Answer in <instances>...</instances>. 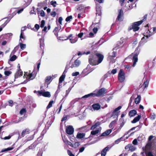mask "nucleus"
Segmentation results:
<instances>
[{
  "instance_id": "79ce46f5",
  "label": "nucleus",
  "mask_w": 156,
  "mask_h": 156,
  "mask_svg": "<svg viewBox=\"0 0 156 156\" xmlns=\"http://www.w3.org/2000/svg\"><path fill=\"white\" fill-rule=\"evenodd\" d=\"M99 130L98 129L92 131L91 132V134L92 135H95L99 133Z\"/></svg>"
},
{
  "instance_id": "dca6fc26",
  "label": "nucleus",
  "mask_w": 156,
  "mask_h": 156,
  "mask_svg": "<svg viewBox=\"0 0 156 156\" xmlns=\"http://www.w3.org/2000/svg\"><path fill=\"white\" fill-rule=\"evenodd\" d=\"M122 108V106H119L118 107L116 108L113 111L112 113V116H117L118 115V114L119 112H117V111L120 110Z\"/></svg>"
},
{
  "instance_id": "58836bf2",
  "label": "nucleus",
  "mask_w": 156,
  "mask_h": 156,
  "mask_svg": "<svg viewBox=\"0 0 156 156\" xmlns=\"http://www.w3.org/2000/svg\"><path fill=\"white\" fill-rule=\"evenodd\" d=\"M13 149V147H9L7 148H5L4 149L2 150L1 152H5L6 151H10V150H11L12 149Z\"/></svg>"
},
{
  "instance_id": "0e129e2a",
  "label": "nucleus",
  "mask_w": 156,
  "mask_h": 156,
  "mask_svg": "<svg viewBox=\"0 0 156 156\" xmlns=\"http://www.w3.org/2000/svg\"><path fill=\"white\" fill-rule=\"evenodd\" d=\"M11 135H9L8 136H5L4 137L3 139L5 140L9 139L11 138Z\"/></svg>"
},
{
  "instance_id": "f257e3e1",
  "label": "nucleus",
  "mask_w": 156,
  "mask_h": 156,
  "mask_svg": "<svg viewBox=\"0 0 156 156\" xmlns=\"http://www.w3.org/2000/svg\"><path fill=\"white\" fill-rule=\"evenodd\" d=\"M127 40V38L122 37L121 38L120 41L118 42L117 44V47H115L113 48V51L109 53V56L107 58L108 60H111L113 58L116 57V50L119 48L118 47L120 48L123 47H126L128 46V42Z\"/></svg>"
},
{
  "instance_id": "49530a36",
  "label": "nucleus",
  "mask_w": 156,
  "mask_h": 156,
  "mask_svg": "<svg viewBox=\"0 0 156 156\" xmlns=\"http://www.w3.org/2000/svg\"><path fill=\"white\" fill-rule=\"evenodd\" d=\"M26 112V110L25 108H23L20 110V114L21 115H23L24 113Z\"/></svg>"
},
{
  "instance_id": "de8ad7c7",
  "label": "nucleus",
  "mask_w": 156,
  "mask_h": 156,
  "mask_svg": "<svg viewBox=\"0 0 156 156\" xmlns=\"http://www.w3.org/2000/svg\"><path fill=\"white\" fill-rule=\"evenodd\" d=\"M54 101H50L48 105L47 106V108L48 109L51 108L52 106V104L53 103Z\"/></svg>"
},
{
  "instance_id": "864d4df0",
  "label": "nucleus",
  "mask_w": 156,
  "mask_h": 156,
  "mask_svg": "<svg viewBox=\"0 0 156 156\" xmlns=\"http://www.w3.org/2000/svg\"><path fill=\"white\" fill-rule=\"evenodd\" d=\"M11 73L12 72L10 71H5L4 72V74L6 76H9Z\"/></svg>"
},
{
  "instance_id": "f03ea898",
  "label": "nucleus",
  "mask_w": 156,
  "mask_h": 156,
  "mask_svg": "<svg viewBox=\"0 0 156 156\" xmlns=\"http://www.w3.org/2000/svg\"><path fill=\"white\" fill-rule=\"evenodd\" d=\"M104 57L103 55L98 53L91 54L89 57V62L90 64L93 66L98 65L101 62Z\"/></svg>"
},
{
  "instance_id": "f8f14e48",
  "label": "nucleus",
  "mask_w": 156,
  "mask_h": 156,
  "mask_svg": "<svg viewBox=\"0 0 156 156\" xmlns=\"http://www.w3.org/2000/svg\"><path fill=\"white\" fill-rule=\"evenodd\" d=\"M125 149L131 151H133L136 149V148L131 144H129L125 147Z\"/></svg>"
},
{
  "instance_id": "5fc2aeb1",
  "label": "nucleus",
  "mask_w": 156,
  "mask_h": 156,
  "mask_svg": "<svg viewBox=\"0 0 156 156\" xmlns=\"http://www.w3.org/2000/svg\"><path fill=\"white\" fill-rule=\"evenodd\" d=\"M134 98V97L133 95H132L131 97L130 98L129 100V106L130 105H131L132 102L133 101V99Z\"/></svg>"
},
{
  "instance_id": "a18cd8bd",
  "label": "nucleus",
  "mask_w": 156,
  "mask_h": 156,
  "mask_svg": "<svg viewBox=\"0 0 156 156\" xmlns=\"http://www.w3.org/2000/svg\"><path fill=\"white\" fill-rule=\"evenodd\" d=\"M40 28V26L38 24H36L34 26V31H37Z\"/></svg>"
},
{
  "instance_id": "774afa93",
  "label": "nucleus",
  "mask_w": 156,
  "mask_h": 156,
  "mask_svg": "<svg viewBox=\"0 0 156 156\" xmlns=\"http://www.w3.org/2000/svg\"><path fill=\"white\" fill-rule=\"evenodd\" d=\"M147 156H154L151 151L148 152L147 153Z\"/></svg>"
},
{
  "instance_id": "4be33fe9",
  "label": "nucleus",
  "mask_w": 156,
  "mask_h": 156,
  "mask_svg": "<svg viewBox=\"0 0 156 156\" xmlns=\"http://www.w3.org/2000/svg\"><path fill=\"white\" fill-rule=\"evenodd\" d=\"M137 113L136 111V110H133L129 111V115L130 117H133Z\"/></svg>"
},
{
  "instance_id": "4d7b16f0",
  "label": "nucleus",
  "mask_w": 156,
  "mask_h": 156,
  "mask_svg": "<svg viewBox=\"0 0 156 156\" xmlns=\"http://www.w3.org/2000/svg\"><path fill=\"white\" fill-rule=\"evenodd\" d=\"M133 144L134 145L137 144V140L136 139H135L133 140L132 142Z\"/></svg>"
},
{
  "instance_id": "7ed1b4c3",
  "label": "nucleus",
  "mask_w": 156,
  "mask_h": 156,
  "mask_svg": "<svg viewBox=\"0 0 156 156\" xmlns=\"http://www.w3.org/2000/svg\"><path fill=\"white\" fill-rule=\"evenodd\" d=\"M106 93L105 89L103 88L99 90L96 94L91 93L89 94L85 95L82 97V98H87L90 97H94L95 96L99 97L101 95H103Z\"/></svg>"
},
{
  "instance_id": "f704fd0d",
  "label": "nucleus",
  "mask_w": 156,
  "mask_h": 156,
  "mask_svg": "<svg viewBox=\"0 0 156 156\" xmlns=\"http://www.w3.org/2000/svg\"><path fill=\"white\" fill-rule=\"evenodd\" d=\"M140 97L139 95H137V97L135 99L134 102L136 104H138L140 101Z\"/></svg>"
},
{
  "instance_id": "c03bdc74",
  "label": "nucleus",
  "mask_w": 156,
  "mask_h": 156,
  "mask_svg": "<svg viewBox=\"0 0 156 156\" xmlns=\"http://www.w3.org/2000/svg\"><path fill=\"white\" fill-rule=\"evenodd\" d=\"M145 37H143V38H142L141 41L139 43V46L143 45L144 43H145Z\"/></svg>"
},
{
  "instance_id": "2eb2a0df",
  "label": "nucleus",
  "mask_w": 156,
  "mask_h": 156,
  "mask_svg": "<svg viewBox=\"0 0 156 156\" xmlns=\"http://www.w3.org/2000/svg\"><path fill=\"white\" fill-rule=\"evenodd\" d=\"M123 15V11L122 9L119 10L117 20L120 21H122L123 20L122 16Z\"/></svg>"
},
{
  "instance_id": "6ab92c4d",
  "label": "nucleus",
  "mask_w": 156,
  "mask_h": 156,
  "mask_svg": "<svg viewBox=\"0 0 156 156\" xmlns=\"http://www.w3.org/2000/svg\"><path fill=\"white\" fill-rule=\"evenodd\" d=\"M30 131L28 129H26L23 130L20 136V138L23 137L29 133Z\"/></svg>"
},
{
  "instance_id": "a211bd4d",
  "label": "nucleus",
  "mask_w": 156,
  "mask_h": 156,
  "mask_svg": "<svg viewBox=\"0 0 156 156\" xmlns=\"http://www.w3.org/2000/svg\"><path fill=\"white\" fill-rule=\"evenodd\" d=\"M23 75V72H22L20 69H18L17 71L16 72L15 75V78H17L19 77L22 76Z\"/></svg>"
},
{
  "instance_id": "338daca9",
  "label": "nucleus",
  "mask_w": 156,
  "mask_h": 156,
  "mask_svg": "<svg viewBox=\"0 0 156 156\" xmlns=\"http://www.w3.org/2000/svg\"><path fill=\"white\" fill-rule=\"evenodd\" d=\"M80 145L79 142H76L74 144V147L75 148H76L77 147H78Z\"/></svg>"
},
{
  "instance_id": "72a5a7b5",
  "label": "nucleus",
  "mask_w": 156,
  "mask_h": 156,
  "mask_svg": "<svg viewBox=\"0 0 156 156\" xmlns=\"http://www.w3.org/2000/svg\"><path fill=\"white\" fill-rule=\"evenodd\" d=\"M20 42L21 41V42H22V40H21V39H23L24 40L25 38V37L24 35V33L23 32V30H21V34L20 36Z\"/></svg>"
},
{
  "instance_id": "e2e57ef3",
  "label": "nucleus",
  "mask_w": 156,
  "mask_h": 156,
  "mask_svg": "<svg viewBox=\"0 0 156 156\" xmlns=\"http://www.w3.org/2000/svg\"><path fill=\"white\" fill-rule=\"evenodd\" d=\"M56 13L55 11H52L51 13V15L53 17H55L56 16Z\"/></svg>"
},
{
  "instance_id": "aec40b11",
  "label": "nucleus",
  "mask_w": 156,
  "mask_h": 156,
  "mask_svg": "<svg viewBox=\"0 0 156 156\" xmlns=\"http://www.w3.org/2000/svg\"><path fill=\"white\" fill-rule=\"evenodd\" d=\"M59 26H58L57 27H55V28L53 32H54V34L56 36H58V32L59 30L61 29V26L59 25Z\"/></svg>"
},
{
  "instance_id": "ea45409f",
  "label": "nucleus",
  "mask_w": 156,
  "mask_h": 156,
  "mask_svg": "<svg viewBox=\"0 0 156 156\" xmlns=\"http://www.w3.org/2000/svg\"><path fill=\"white\" fill-rule=\"evenodd\" d=\"M115 122L116 121L115 120L112 122L109 125V127L113 129V128L114 125L115 124Z\"/></svg>"
},
{
  "instance_id": "423d86ee",
  "label": "nucleus",
  "mask_w": 156,
  "mask_h": 156,
  "mask_svg": "<svg viewBox=\"0 0 156 156\" xmlns=\"http://www.w3.org/2000/svg\"><path fill=\"white\" fill-rule=\"evenodd\" d=\"M36 73L34 72V69L33 72H31V71H29V73H24L23 77H26L27 80H24L21 84H26V83L28 80H27L30 79V80L33 79L36 76Z\"/></svg>"
},
{
  "instance_id": "680f3d73",
  "label": "nucleus",
  "mask_w": 156,
  "mask_h": 156,
  "mask_svg": "<svg viewBox=\"0 0 156 156\" xmlns=\"http://www.w3.org/2000/svg\"><path fill=\"white\" fill-rule=\"evenodd\" d=\"M40 16H41L44 17L45 16V13L44 11L43 10L41 11L40 13Z\"/></svg>"
},
{
  "instance_id": "5701e85b",
  "label": "nucleus",
  "mask_w": 156,
  "mask_h": 156,
  "mask_svg": "<svg viewBox=\"0 0 156 156\" xmlns=\"http://www.w3.org/2000/svg\"><path fill=\"white\" fill-rule=\"evenodd\" d=\"M140 127L139 126H138L136 127H133L131 128L126 133V134H128L131 131L134 130L135 129H136V131H137L139 130L140 129Z\"/></svg>"
},
{
  "instance_id": "e433bc0d",
  "label": "nucleus",
  "mask_w": 156,
  "mask_h": 156,
  "mask_svg": "<svg viewBox=\"0 0 156 156\" xmlns=\"http://www.w3.org/2000/svg\"><path fill=\"white\" fill-rule=\"evenodd\" d=\"M51 76H49L47 77L45 80V83L48 85L50 83L49 81L51 80Z\"/></svg>"
},
{
  "instance_id": "7c9ffc66",
  "label": "nucleus",
  "mask_w": 156,
  "mask_h": 156,
  "mask_svg": "<svg viewBox=\"0 0 156 156\" xmlns=\"http://www.w3.org/2000/svg\"><path fill=\"white\" fill-rule=\"evenodd\" d=\"M63 20V18L62 17H60L58 19V21H56V24L58 26V22L59 23V25L61 26L62 25V21Z\"/></svg>"
},
{
  "instance_id": "c9c22d12",
  "label": "nucleus",
  "mask_w": 156,
  "mask_h": 156,
  "mask_svg": "<svg viewBox=\"0 0 156 156\" xmlns=\"http://www.w3.org/2000/svg\"><path fill=\"white\" fill-rule=\"evenodd\" d=\"M20 48L23 50L26 48V44H23L22 42H20L19 44Z\"/></svg>"
},
{
  "instance_id": "4468645a",
  "label": "nucleus",
  "mask_w": 156,
  "mask_h": 156,
  "mask_svg": "<svg viewBox=\"0 0 156 156\" xmlns=\"http://www.w3.org/2000/svg\"><path fill=\"white\" fill-rule=\"evenodd\" d=\"M111 147L108 146L106 147L103 149L101 151V156H105L107 152L111 148Z\"/></svg>"
},
{
  "instance_id": "3c124183",
  "label": "nucleus",
  "mask_w": 156,
  "mask_h": 156,
  "mask_svg": "<svg viewBox=\"0 0 156 156\" xmlns=\"http://www.w3.org/2000/svg\"><path fill=\"white\" fill-rule=\"evenodd\" d=\"M150 119H154L155 118V115L154 113H151V114L150 116Z\"/></svg>"
},
{
  "instance_id": "cd10ccee",
  "label": "nucleus",
  "mask_w": 156,
  "mask_h": 156,
  "mask_svg": "<svg viewBox=\"0 0 156 156\" xmlns=\"http://www.w3.org/2000/svg\"><path fill=\"white\" fill-rule=\"evenodd\" d=\"M142 149L143 151L141 153V155L142 156H146V145L144 147H142Z\"/></svg>"
},
{
  "instance_id": "ddd939ff",
  "label": "nucleus",
  "mask_w": 156,
  "mask_h": 156,
  "mask_svg": "<svg viewBox=\"0 0 156 156\" xmlns=\"http://www.w3.org/2000/svg\"><path fill=\"white\" fill-rule=\"evenodd\" d=\"M66 131L67 134L71 135L73 133L74 129L72 126H69L67 127Z\"/></svg>"
},
{
  "instance_id": "37998d69",
  "label": "nucleus",
  "mask_w": 156,
  "mask_h": 156,
  "mask_svg": "<svg viewBox=\"0 0 156 156\" xmlns=\"http://www.w3.org/2000/svg\"><path fill=\"white\" fill-rule=\"evenodd\" d=\"M145 137L144 135H142L141 136H139L136 139L137 140L139 141H142L143 140V138Z\"/></svg>"
},
{
  "instance_id": "393cba45",
  "label": "nucleus",
  "mask_w": 156,
  "mask_h": 156,
  "mask_svg": "<svg viewBox=\"0 0 156 156\" xmlns=\"http://www.w3.org/2000/svg\"><path fill=\"white\" fill-rule=\"evenodd\" d=\"M141 118L140 115H138L134 119L131 121V122L133 123H135L138 121Z\"/></svg>"
},
{
  "instance_id": "bf43d9fd",
  "label": "nucleus",
  "mask_w": 156,
  "mask_h": 156,
  "mask_svg": "<svg viewBox=\"0 0 156 156\" xmlns=\"http://www.w3.org/2000/svg\"><path fill=\"white\" fill-rule=\"evenodd\" d=\"M133 8V5H129V6L127 7V10H130Z\"/></svg>"
},
{
  "instance_id": "bb28decb",
  "label": "nucleus",
  "mask_w": 156,
  "mask_h": 156,
  "mask_svg": "<svg viewBox=\"0 0 156 156\" xmlns=\"http://www.w3.org/2000/svg\"><path fill=\"white\" fill-rule=\"evenodd\" d=\"M112 131V129H108L106 131L102 133V134L101 135V136H107L109 135L111 132Z\"/></svg>"
},
{
  "instance_id": "9b49d317",
  "label": "nucleus",
  "mask_w": 156,
  "mask_h": 156,
  "mask_svg": "<svg viewBox=\"0 0 156 156\" xmlns=\"http://www.w3.org/2000/svg\"><path fill=\"white\" fill-rule=\"evenodd\" d=\"M37 95L38 96L42 95L45 97H50L51 96L50 93L48 91H38Z\"/></svg>"
},
{
  "instance_id": "412c9836",
  "label": "nucleus",
  "mask_w": 156,
  "mask_h": 156,
  "mask_svg": "<svg viewBox=\"0 0 156 156\" xmlns=\"http://www.w3.org/2000/svg\"><path fill=\"white\" fill-rule=\"evenodd\" d=\"M96 16H101V8L99 6H96Z\"/></svg>"
},
{
  "instance_id": "c85d7f7f",
  "label": "nucleus",
  "mask_w": 156,
  "mask_h": 156,
  "mask_svg": "<svg viewBox=\"0 0 156 156\" xmlns=\"http://www.w3.org/2000/svg\"><path fill=\"white\" fill-rule=\"evenodd\" d=\"M101 124V122H97L95 123L91 127L90 129H94L96 128L97 126H99Z\"/></svg>"
},
{
  "instance_id": "39448f33",
  "label": "nucleus",
  "mask_w": 156,
  "mask_h": 156,
  "mask_svg": "<svg viewBox=\"0 0 156 156\" xmlns=\"http://www.w3.org/2000/svg\"><path fill=\"white\" fill-rule=\"evenodd\" d=\"M146 15H145L144 16V18L142 20L135 22L133 23L131 27H129V30L133 29L134 31H138L139 29V26L142 23L146 20Z\"/></svg>"
},
{
  "instance_id": "69168bd1",
  "label": "nucleus",
  "mask_w": 156,
  "mask_h": 156,
  "mask_svg": "<svg viewBox=\"0 0 156 156\" xmlns=\"http://www.w3.org/2000/svg\"><path fill=\"white\" fill-rule=\"evenodd\" d=\"M117 72V70L116 69H113L111 71V73H112L113 74H114L116 73Z\"/></svg>"
},
{
  "instance_id": "20e7f679",
  "label": "nucleus",
  "mask_w": 156,
  "mask_h": 156,
  "mask_svg": "<svg viewBox=\"0 0 156 156\" xmlns=\"http://www.w3.org/2000/svg\"><path fill=\"white\" fill-rule=\"evenodd\" d=\"M154 136L153 135L150 136L148 138L147 143V150L152 151L154 149L155 142L154 141L153 138Z\"/></svg>"
},
{
  "instance_id": "f3484780",
  "label": "nucleus",
  "mask_w": 156,
  "mask_h": 156,
  "mask_svg": "<svg viewBox=\"0 0 156 156\" xmlns=\"http://www.w3.org/2000/svg\"><path fill=\"white\" fill-rule=\"evenodd\" d=\"M85 30L84 29L81 30L80 31V33L77 35H76V36H78V38H81V40H82L84 39L83 38H82V37L83 34H85Z\"/></svg>"
},
{
  "instance_id": "a878e982",
  "label": "nucleus",
  "mask_w": 156,
  "mask_h": 156,
  "mask_svg": "<svg viewBox=\"0 0 156 156\" xmlns=\"http://www.w3.org/2000/svg\"><path fill=\"white\" fill-rule=\"evenodd\" d=\"M92 107L94 110H98L100 108V106L98 104H95L92 105Z\"/></svg>"
},
{
  "instance_id": "2f4dec72",
  "label": "nucleus",
  "mask_w": 156,
  "mask_h": 156,
  "mask_svg": "<svg viewBox=\"0 0 156 156\" xmlns=\"http://www.w3.org/2000/svg\"><path fill=\"white\" fill-rule=\"evenodd\" d=\"M85 135V134L84 133H78L76 137L78 139H81L83 138Z\"/></svg>"
},
{
  "instance_id": "473e14b6",
  "label": "nucleus",
  "mask_w": 156,
  "mask_h": 156,
  "mask_svg": "<svg viewBox=\"0 0 156 156\" xmlns=\"http://www.w3.org/2000/svg\"><path fill=\"white\" fill-rule=\"evenodd\" d=\"M95 25H96V27H95L93 29V31L95 34H96L97 33V31L98 30V29L97 27H99L100 25L99 23H97L95 24Z\"/></svg>"
},
{
  "instance_id": "c756f323",
  "label": "nucleus",
  "mask_w": 156,
  "mask_h": 156,
  "mask_svg": "<svg viewBox=\"0 0 156 156\" xmlns=\"http://www.w3.org/2000/svg\"><path fill=\"white\" fill-rule=\"evenodd\" d=\"M63 140L64 142L66 144H68L72 147H73V144L70 141L66 140L65 139L63 138Z\"/></svg>"
},
{
  "instance_id": "a19ab883",
  "label": "nucleus",
  "mask_w": 156,
  "mask_h": 156,
  "mask_svg": "<svg viewBox=\"0 0 156 156\" xmlns=\"http://www.w3.org/2000/svg\"><path fill=\"white\" fill-rule=\"evenodd\" d=\"M46 131L45 130H43L41 133V136L38 138V139H40V140H42L43 138L44 135L46 133Z\"/></svg>"
},
{
  "instance_id": "8fccbe9b",
  "label": "nucleus",
  "mask_w": 156,
  "mask_h": 156,
  "mask_svg": "<svg viewBox=\"0 0 156 156\" xmlns=\"http://www.w3.org/2000/svg\"><path fill=\"white\" fill-rule=\"evenodd\" d=\"M45 24V21L44 20H42L41 22V23L40 24V27L41 28H43L44 27V26Z\"/></svg>"
},
{
  "instance_id": "6e6d98bb",
  "label": "nucleus",
  "mask_w": 156,
  "mask_h": 156,
  "mask_svg": "<svg viewBox=\"0 0 156 156\" xmlns=\"http://www.w3.org/2000/svg\"><path fill=\"white\" fill-rule=\"evenodd\" d=\"M72 19V16H70L67 17L66 19V22H68L70 20Z\"/></svg>"
},
{
  "instance_id": "09e8293b",
  "label": "nucleus",
  "mask_w": 156,
  "mask_h": 156,
  "mask_svg": "<svg viewBox=\"0 0 156 156\" xmlns=\"http://www.w3.org/2000/svg\"><path fill=\"white\" fill-rule=\"evenodd\" d=\"M17 57L16 55H13L10 58V61H15L16 58Z\"/></svg>"
},
{
  "instance_id": "1a4fd4ad",
  "label": "nucleus",
  "mask_w": 156,
  "mask_h": 156,
  "mask_svg": "<svg viewBox=\"0 0 156 156\" xmlns=\"http://www.w3.org/2000/svg\"><path fill=\"white\" fill-rule=\"evenodd\" d=\"M73 35L70 34L69 35L66 39L65 40L69 39L70 43L72 44H74L76 43L78 41V38L77 37L74 36L72 37Z\"/></svg>"
},
{
  "instance_id": "9d476101",
  "label": "nucleus",
  "mask_w": 156,
  "mask_h": 156,
  "mask_svg": "<svg viewBox=\"0 0 156 156\" xmlns=\"http://www.w3.org/2000/svg\"><path fill=\"white\" fill-rule=\"evenodd\" d=\"M80 61L78 59H77L73 63H72L71 61L69 63V66L71 68L77 67L80 65Z\"/></svg>"
},
{
  "instance_id": "052dcab7",
  "label": "nucleus",
  "mask_w": 156,
  "mask_h": 156,
  "mask_svg": "<svg viewBox=\"0 0 156 156\" xmlns=\"http://www.w3.org/2000/svg\"><path fill=\"white\" fill-rule=\"evenodd\" d=\"M85 147H82L81 148H80L79 149V153H81L82 152H83L84 150L85 149Z\"/></svg>"
},
{
  "instance_id": "6e6552de",
  "label": "nucleus",
  "mask_w": 156,
  "mask_h": 156,
  "mask_svg": "<svg viewBox=\"0 0 156 156\" xmlns=\"http://www.w3.org/2000/svg\"><path fill=\"white\" fill-rule=\"evenodd\" d=\"M125 74L123 70L120 69L118 75V80L120 82H123L125 79Z\"/></svg>"
},
{
  "instance_id": "13d9d810",
  "label": "nucleus",
  "mask_w": 156,
  "mask_h": 156,
  "mask_svg": "<svg viewBox=\"0 0 156 156\" xmlns=\"http://www.w3.org/2000/svg\"><path fill=\"white\" fill-rule=\"evenodd\" d=\"M79 74V73L78 72H74L72 73V76H76Z\"/></svg>"
},
{
  "instance_id": "0eeeda50",
  "label": "nucleus",
  "mask_w": 156,
  "mask_h": 156,
  "mask_svg": "<svg viewBox=\"0 0 156 156\" xmlns=\"http://www.w3.org/2000/svg\"><path fill=\"white\" fill-rule=\"evenodd\" d=\"M140 51V49L139 47H137L134 52L131 55V56H133V66L134 67L136 64V62L138 61V55H139Z\"/></svg>"
},
{
  "instance_id": "b1692460",
  "label": "nucleus",
  "mask_w": 156,
  "mask_h": 156,
  "mask_svg": "<svg viewBox=\"0 0 156 156\" xmlns=\"http://www.w3.org/2000/svg\"><path fill=\"white\" fill-rule=\"evenodd\" d=\"M40 46L41 49H43L44 45V40L43 38L40 39Z\"/></svg>"
},
{
  "instance_id": "603ef678",
  "label": "nucleus",
  "mask_w": 156,
  "mask_h": 156,
  "mask_svg": "<svg viewBox=\"0 0 156 156\" xmlns=\"http://www.w3.org/2000/svg\"><path fill=\"white\" fill-rule=\"evenodd\" d=\"M10 20V19H7L4 22V23L3 24H2L3 27H5L7 25V24L9 22Z\"/></svg>"
},
{
  "instance_id": "4c0bfd02",
  "label": "nucleus",
  "mask_w": 156,
  "mask_h": 156,
  "mask_svg": "<svg viewBox=\"0 0 156 156\" xmlns=\"http://www.w3.org/2000/svg\"><path fill=\"white\" fill-rule=\"evenodd\" d=\"M63 76H61L60 77L59 79V85L58 86V87L59 88L60 87V84L62 83L63 81L64 80L65 77Z\"/></svg>"
}]
</instances>
